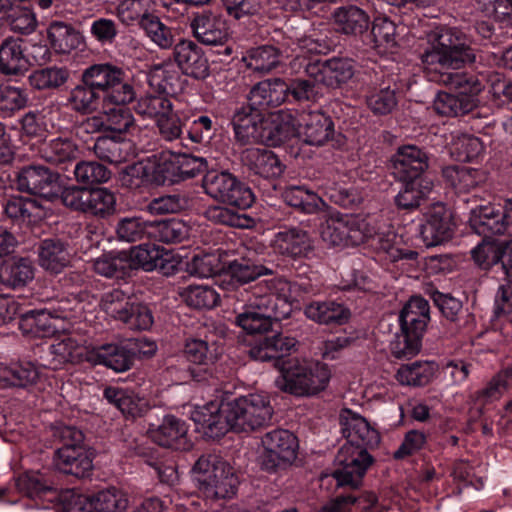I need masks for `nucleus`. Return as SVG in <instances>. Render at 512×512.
<instances>
[{"label": "nucleus", "instance_id": "obj_44", "mask_svg": "<svg viewBox=\"0 0 512 512\" xmlns=\"http://www.w3.org/2000/svg\"><path fill=\"white\" fill-rule=\"evenodd\" d=\"M48 38L57 53H70L83 45V36L72 25L55 21L49 25Z\"/></svg>", "mask_w": 512, "mask_h": 512}, {"label": "nucleus", "instance_id": "obj_46", "mask_svg": "<svg viewBox=\"0 0 512 512\" xmlns=\"http://www.w3.org/2000/svg\"><path fill=\"white\" fill-rule=\"evenodd\" d=\"M33 277V264L28 258H13L0 267V283L8 287H22Z\"/></svg>", "mask_w": 512, "mask_h": 512}, {"label": "nucleus", "instance_id": "obj_21", "mask_svg": "<svg viewBox=\"0 0 512 512\" xmlns=\"http://www.w3.org/2000/svg\"><path fill=\"white\" fill-rule=\"evenodd\" d=\"M173 55L178 67L196 79H204L209 74L208 60L203 50L192 40L182 39L173 46Z\"/></svg>", "mask_w": 512, "mask_h": 512}, {"label": "nucleus", "instance_id": "obj_43", "mask_svg": "<svg viewBox=\"0 0 512 512\" xmlns=\"http://www.w3.org/2000/svg\"><path fill=\"white\" fill-rule=\"evenodd\" d=\"M83 354L81 343L71 335H65L56 339L49 347L48 367L52 370H58L67 363L78 362Z\"/></svg>", "mask_w": 512, "mask_h": 512}, {"label": "nucleus", "instance_id": "obj_58", "mask_svg": "<svg viewBox=\"0 0 512 512\" xmlns=\"http://www.w3.org/2000/svg\"><path fill=\"white\" fill-rule=\"evenodd\" d=\"M68 101L71 108L76 112L90 114L97 110L100 95L95 89L83 83L71 90Z\"/></svg>", "mask_w": 512, "mask_h": 512}, {"label": "nucleus", "instance_id": "obj_41", "mask_svg": "<svg viewBox=\"0 0 512 512\" xmlns=\"http://www.w3.org/2000/svg\"><path fill=\"white\" fill-rule=\"evenodd\" d=\"M400 181L403 186L395 196V204L399 209L412 210L419 207L433 189V181L429 178Z\"/></svg>", "mask_w": 512, "mask_h": 512}, {"label": "nucleus", "instance_id": "obj_52", "mask_svg": "<svg viewBox=\"0 0 512 512\" xmlns=\"http://www.w3.org/2000/svg\"><path fill=\"white\" fill-rule=\"evenodd\" d=\"M280 51L271 45H263L253 48L243 57L247 68L265 74L272 71L279 65Z\"/></svg>", "mask_w": 512, "mask_h": 512}, {"label": "nucleus", "instance_id": "obj_3", "mask_svg": "<svg viewBox=\"0 0 512 512\" xmlns=\"http://www.w3.org/2000/svg\"><path fill=\"white\" fill-rule=\"evenodd\" d=\"M421 59L426 70L444 73L475 62L476 55L458 31L448 28L435 35Z\"/></svg>", "mask_w": 512, "mask_h": 512}, {"label": "nucleus", "instance_id": "obj_24", "mask_svg": "<svg viewBox=\"0 0 512 512\" xmlns=\"http://www.w3.org/2000/svg\"><path fill=\"white\" fill-rule=\"evenodd\" d=\"M243 165L254 175L265 179L277 178L284 171L278 156L265 148H247L241 153Z\"/></svg>", "mask_w": 512, "mask_h": 512}, {"label": "nucleus", "instance_id": "obj_8", "mask_svg": "<svg viewBox=\"0 0 512 512\" xmlns=\"http://www.w3.org/2000/svg\"><path fill=\"white\" fill-rule=\"evenodd\" d=\"M203 188L210 197L241 209L254 201L251 189L226 171H209L203 178Z\"/></svg>", "mask_w": 512, "mask_h": 512}, {"label": "nucleus", "instance_id": "obj_32", "mask_svg": "<svg viewBox=\"0 0 512 512\" xmlns=\"http://www.w3.org/2000/svg\"><path fill=\"white\" fill-rule=\"evenodd\" d=\"M274 267L266 265L255 258L254 253L235 259L229 263L228 274L231 280L237 284L243 285L255 281L259 277L272 275Z\"/></svg>", "mask_w": 512, "mask_h": 512}, {"label": "nucleus", "instance_id": "obj_45", "mask_svg": "<svg viewBox=\"0 0 512 512\" xmlns=\"http://www.w3.org/2000/svg\"><path fill=\"white\" fill-rule=\"evenodd\" d=\"M148 78L152 87L166 95H176L183 88L181 75L170 62L153 66Z\"/></svg>", "mask_w": 512, "mask_h": 512}, {"label": "nucleus", "instance_id": "obj_19", "mask_svg": "<svg viewBox=\"0 0 512 512\" xmlns=\"http://www.w3.org/2000/svg\"><path fill=\"white\" fill-rule=\"evenodd\" d=\"M172 258L171 252L155 244H142L128 252L131 273L137 268H142L145 271L159 270L169 274L174 269Z\"/></svg>", "mask_w": 512, "mask_h": 512}, {"label": "nucleus", "instance_id": "obj_18", "mask_svg": "<svg viewBox=\"0 0 512 512\" xmlns=\"http://www.w3.org/2000/svg\"><path fill=\"white\" fill-rule=\"evenodd\" d=\"M207 169V160L190 154L172 155L158 163L163 182L176 183L190 179Z\"/></svg>", "mask_w": 512, "mask_h": 512}, {"label": "nucleus", "instance_id": "obj_1", "mask_svg": "<svg viewBox=\"0 0 512 512\" xmlns=\"http://www.w3.org/2000/svg\"><path fill=\"white\" fill-rule=\"evenodd\" d=\"M274 410L265 393H250L219 404L211 401L196 407L191 419L210 437H219L228 430L249 432L268 425Z\"/></svg>", "mask_w": 512, "mask_h": 512}, {"label": "nucleus", "instance_id": "obj_42", "mask_svg": "<svg viewBox=\"0 0 512 512\" xmlns=\"http://www.w3.org/2000/svg\"><path fill=\"white\" fill-rule=\"evenodd\" d=\"M39 156L47 162L59 164L75 160L79 154L77 144L68 137L44 140L38 149Z\"/></svg>", "mask_w": 512, "mask_h": 512}, {"label": "nucleus", "instance_id": "obj_50", "mask_svg": "<svg viewBox=\"0 0 512 512\" xmlns=\"http://www.w3.org/2000/svg\"><path fill=\"white\" fill-rule=\"evenodd\" d=\"M94 271L104 277L123 279L131 275L128 252L108 253L93 262Z\"/></svg>", "mask_w": 512, "mask_h": 512}, {"label": "nucleus", "instance_id": "obj_31", "mask_svg": "<svg viewBox=\"0 0 512 512\" xmlns=\"http://www.w3.org/2000/svg\"><path fill=\"white\" fill-rule=\"evenodd\" d=\"M429 311L427 300L419 296L411 297L399 316L401 331L412 332L422 337L430 320Z\"/></svg>", "mask_w": 512, "mask_h": 512}, {"label": "nucleus", "instance_id": "obj_35", "mask_svg": "<svg viewBox=\"0 0 512 512\" xmlns=\"http://www.w3.org/2000/svg\"><path fill=\"white\" fill-rule=\"evenodd\" d=\"M333 19L339 32L353 36L365 33L371 23L368 13L355 5L335 9Z\"/></svg>", "mask_w": 512, "mask_h": 512}, {"label": "nucleus", "instance_id": "obj_40", "mask_svg": "<svg viewBox=\"0 0 512 512\" xmlns=\"http://www.w3.org/2000/svg\"><path fill=\"white\" fill-rule=\"evenodd\" d=\"M238 478L234 469L226 462L218 464L210 486L200 490L208 498H230L236 493Z\"/></svg>", "mask_w": 512, "mask_h": 512}, {"label": "nucleus", "instance_id": "obj_23", "mask_svg": "<svg viewBox=\"0 0 512 512\" xmlns=\"http://www.w3.org/2000/svg\"><path fill=\"white\" fill-rule=\"evenodd\" d=\"M187 431L188 427L184 421L167 415L158 426H150L148 434L152 441L160 446L185 450L190 446L186 438Z\"/></svg>", "mask_w": 512, "mask_h": 512}, {"label": "nucleus", "instance_id": "obj_53", "mask_svg": "<svg viewBox=\"0 0 512 512\" xmlns=\"http://www.w3.org/2000/svg\"><path fill=\"white\" fill-rule=\"evenodd\" d=\"M152 0H122L115 8L116 16L125 26L143 24L151 14Z\"/></svg>", "mask_w": 512, "mask_h": 512}, {"label": "nucleus", "instance_id": "obj_28", "mask_svg": "<svg viewBox=\"0 0 512 512\" xmlns=\"http://www.w3.org/2000/svg\"><path fill=\"white\" fill-rule=\"evenodd\" d=\"M89 360L116 372H124L131 368L134 353L125 345L110 343L93 348Z\"/></svg>", "mask_w": 512, "mask_h": 512}, {"label": "nucleus", "instance_id": "obj_51", "mask_svg": "<svg viewBox=\"0 0 512 512\" xmlns=\"http://www.w3.org/2000/svg\"><path fill=\"white\" fill-rule=\"evenodd\" d=\"M477 105V99L467 95L439 92L433 102L434 110L443 116H458L470 112Z\"/></svg>", "mask_w": 512, "mask_h": 512}, {"label": "nucleus", "instance_id": "obj_26", "mask_svg": "<svg viewBox=\"0 0 512 512\" xmlns=\"http://www.w3.org/2000/svg\"><path fill=\"white\" fill-rule=\"evenodd\" d=\"M289 95L288 84L280 79H269L256 84L249 93V103L264 110L269 107H276L285 102Z\"/></svg>", "mask_w": 512, "mask_h": 512}, {"label": "nucleus", "instance_id": "obj_61", "mask_svg": "<svg viewBox=\"0 0 512 512\" xmlns=\"http://www.w3.org/2000/svg\"><path fill=\"white\" fill-rule=\"evenodd\" d=\"M167 96L161 92L157 95H145L137 101L135 110L142 116L159 120L173 109Z\"/></svg>", "mask_w": 512, "mask_h": 512}, {"label": "nucleus", "instance_id": "obj_37", "mask_svg": "<svg viewBox=\"0 0 512 512\" xmlns=\"http://www.w3.org/2000/svg\"><path fill=\"white\" fill-rule=\"evenodd\" d=\"M39 264L52 273H60L70 264V252L64 242L45 239L38 248Z\"/></svg>", "mask_w": 512, "mask_h": 512}, {"label": "nucleus", "instance_id": "obj_48", "mask_svg": "<svg viewBox=\"0 0 512 512\" xmlns=\"http://www.w3.org/2000/svg\"><path fill=\"white\" fill-rule=\"evenodd\" d=\"M437 370L438 365L433 361H416L402 365L396 373V379L402 385L424 386L434 378Z\"/></svg>", "mask_w": 512, "mask_h": 512}, {"label": "nucleus", "instance_id": "obj_12", "mask_svg": "<svg viewBox=\"0 0 512 512\" xmlns=\"http://www.w3.org/2000/svg\"><path fill=\"white\" fill-rule=\"evenodd\" d=\"M340 425L342 434L347 440L345 444L374 449L380 443L379 432L366 418L350 409L341 411Z\"/></svg>", "mask_w": 512, "mask_h": 512}, {"label": "nucleus", "instance_id": "obj_30", "mask_svg": "<svg viewBox=\"0 0 512 512\" xmlns=\"http://www.w3.org/2000/svg\"><path fill=\"white\" fill-rule=\"evenodd\" d=\"M453 223L451 215L439 207L431 212L425 224L422 225L420 235L427 247L437 246L451 238Z\"/></svg>", "mask_w": 512, "mask_h": 512}, {"label": "nucleus", "instance_id": "obj_59", "mask_svg": "<svg viewBox=\"0 0 512 512\" xmlns=\"http://www.w3.org/2000/svg\"><path fill=\"white\" fill-rule=\"evenodd\" d=\"M115 195L106 188L88 190L85 213L106 217L115 210Z\"/></svg>", "mask_w": 512, "mask_h": 512}, {"label": "nucleus", "instance_id": "obj_4", "mask_svg": "<svg viewBox=\"0 0 512 512\" xmlns=\"http://www.w3.org/2000/svg\"><path fill=\"white\" fill-rule=\"evenodd\" d=\"M330 379L331 371L327 364L291 360L284 363L275 385L290 394L310 396L325 390Z\"/></svg>", "mask_w": 512, "mask_h": 512}, {"label": "nucleus", "instance_id": "obj_13", "mask_svg": "<svg viewBox=\"0 0 512 512\" xmlns=\"http://www.w3.org/2000/svg\"><path fill=\"white\" fill-rule=\"evenodd\" d=\"M300 111L279 110L264 121L263 143L277 146L300 133Z\"/></svg>", "mask_w": 512, "mask_h": 512}, {"label": "nucleus", "instance_id": "obj_27", "mask_svg": "<svg viewBox=\"0 0 512 512\" xmlns=\"http://www.w3.org/2000/svg\"><path fill=\"white\" fill-rule=\"evenodd\" d=\"M29 66L23 40L13 37L3 40L0 45V72L7 76H18L28 71Z\"/></svg>", "mask_w": 512, "mask_h": 512}, {"label": "nucleus", "instance_id": "obj_62", "mask_svg": "<svg viewBox=\"0 0 512 512\" xmlns=\"http://www.w3.org/2000/svg\"><path fill=\"white\" fill-rule=\"evenodd\" d=\"M134 299L122 290L115 289L103 295L101 307L108 316L122 322L127 317L128 310L132 309Z\"/></svg>", "mask_w": 512, "mask_h": 512}, {"label": "nucleus", "instance_id": "obj_17", "mask_svg": "<svg viewBox=\"0 0 512 512\" xmlns=\"http://www.w3.org/2000/svg\"><path fill=\"white\" fill-rule=\"evenodd\" d=\"M124 105H104L102 116L90 117L83 122V125L87 130H105L118 134L128 133L135 128V119L130 109Z\"/></svg>", "mask_w": 512, "mask_h": 512}, {"label": "nucleus", "instance_id": "obj_25", "mask_svg": "<svg viewBox=\"0 0 512 512\" xmlns=\"http://www.w3.org/2000/svg\"><path fill=\"white\" fill-rule=\"evenodd\" d=\"M469 223L472 230L485 239L504 234L508 229L503 213L490 204L473 208Z\"/></svg>", "mask_w": 512, "mask_h": 512}, {"label": "nucleus", "instance_id": "obj_39", "mask_svg": "<svg viewBox=\"0 0 512 512\" xmlns=\"http://www.w3.org/2000/svg\"><path fill=\"white\" fill-rule=\"evenodd\" d=\"M121 182L130 189H137L146 184L164 183L162 173L158 172V164L149 160L127 166L121 174Z\"/></svg>", "mask_w": 512, "mask_h": 512}, {"label": "nucleus", "instance_id": "obj_34", "mask_svg": "<svg viewBox=\"0 0 512 512\" xmlns=\"http://www.w3.org/2000/svg\"><path fill=\"white\" fill-rule=\"evenodd\" d=\"M297 340L282 333L266 337L251 347L249 355L257 361L265 362L282 358L291 353Z\"/></svg>", "mask_w": 512, "mask_h": 512}, {"label": "nucleus", "instance_id": "obj_60", "mask_svg": "<svg viewBox=\"0 0 512 512\" xmlns=\"http://www.w3.org/2000/svg\"><path fill=\"white\" fill-rule=\"evenodd\" d=\"M512 384V367H507L498 372L486 385L485 388L474 394L476 401L482 404L499 399L507 388Z\"/></svg>", "mask_w": 512, "mask_h": 512}, {"label": "nucleus", "instance_id": "obj_38", "mask_svg": "<svg viewBox=\"0 0 512 512\" xmlns=\"http://www.w3.org/2000/svg\"><path fill=\"white\" fill-rule=\"evenodd\" d=\"M107 401L118 408L126 418L135 419L147 410V402L132 390L119 387H107L104 390Z\"/></svg>", "mask_w": 512, "mask_h": 512}, {"label": "nucleus", "instance_id": "obj_64", "mask_svg": "<svg viewBox=\"0 0 512 512\" xmlns=\"http://www.w3.org/2000/svg\"><path fill=\"white\" fill-rule=\"evenodd\" d=\"M484 146L478 137L461 134L454 137L451 143V154L458 161H473L483 152Z\"/></svg>", "mask_w": 512, "mask_h": 512}, {"label": "nucleus", "instance_id": "obj_2", "mask_svg": "<svg viewBox=\"0 0 512 512\" xmlns=\"http://www.w3.org/2000/svg\"><path fill=\"white\" fill-rule=\"evenodd\" d=\"M287 282L273 278L257 286L244 306L243 312L236 316L235 323L249 334L263 333L272 326V320L280 321L291 313V304L278 294L284 290Z\"/></svg>", "mask_w": 512, "mask_h": 512}, {"label": "nucleus", "instance_id": "obj_29", "mask_svg": "<svg viewBox=\"0 0 512 512\" xmlns=\"http://www.w3.org/2000/svg\"><path fill=\"white\" fill-rule=\"evenodd\" d=\"M275 252L292 257H302L311 249L308 233L300 228H286L277 232L271 242Z\"/></svg>", "mask_w": 512, "mask_h": 512}, {"label": "nucleus", "instance_id": "obj_33", "mask_svg": "<svg viewBox=\"0 0 512 512\" xmlns=\"http://www.w3.org/2000/svg\"><path fill=\"white\" fill-rule=\"evenodd\" d=\"M95 155L102 161L111 164H120L129 160L135 153L131 141L121 137H98L94 143Z\"/></svg>", "mask_w": 512, "mask_h": 512}, {"label": "nucleus", "instance_id": "obj_22", "mask_svg": "<svg viewBox=\"0 0 512 512\" xmlns=\"http://www.w3.org/2000/svg\"><path fill=\"white\" fill-rule=\"evenodd\" d=\"M299 138L309 145L321 146L334 133V124L330 117L319 111H300Z\"/></svg>", "mask_w": 512, "mask_h": 512}, {"label": "nucleus", "instance_id": "obj_55", "mask_svg": "<svg viewBox=\"0 0 512 512\" xmlns=\"http://www.w3.org/2000/svg\"><path fill=\"white\" fill-rule=\"evenodd\" d=\"M93 505L94 512H125L129 500L122 490L109 487L93 495Z\"/></svg>", "mask_w": 512, "mask_h": 512}, {"label": "nucleus", "instance_id": "obj_20", "mask_svg": "<svg viewBox=\"0 0 512 512\" xmlns=\"http://www.w3.org/2000/svg\"><path fill=\"white\" fill-rule=\"evenodd\" d=\"M365 240L372 239L373 245L381 252L387 254L389 260L395 262L400 259L415 260L418 253L413 250H402L396 246L397 234L384 223H364Z\"/></svg>", "mask_w": 512, "mask_h": 512}, {"label": "nucleus", "instance_id": "obj_14", "mask_svg": "<svg viewBox=\"0 0 512 512\" xmlns=\"http://www.w3.org/2000/svg\"><path fill=\"white\" fill-rule=\"evenodd\" d=\"M194 37L205 45H222L228 38V27L220 13L203 10L193 15L190 23Z\"/></svg>", "mask_w": 512, "mask_h": 512}, {"label": "nucleus", "instance_id": "obj_6", "mask_svg": "<svg viewBox=\"0 0 512 512\" xmlns=\"http://www.w3.org/2000/svg\"><path fill=\"white\" fill-rule=\"evenodd\" d=\"M82 82L103 93V104H127L134 97L133 87L124 81V72L111 64H94L82 73Z\"/></svg>", "mask_w": 512, "mask_h": 512}, {"label": "nucleus", "instance_id": "obj_7", "mask_svg": "<svg viewBox=\"0 0 512 512\" xmlns=\"http://www.w3.org/2000/svg\"><path fill=\"white\" fill-rule=\"evenodd\" d=\"M263 452L260 455L261 468L277 473L290 467L297 458L298 440L285 429L267 432L261 440Z\"/></svg>", "mask_w": 512, "mask_h": 512}, {"label": "nucleus", "instance_id": "obj_47", "mask_svg": "<svg viewBox=\"0 0 512 512\" xmlns=\"http://www.w3.org/2000/svg\"><path fill=\"white\" fill-rule=\"evenodd\" d=\"M443 177L459 192H468L486 180L483 171L468 166L452 165L443 168Z\"/></svg>", "mask_w": 512, "mask_h": 512}, {"label": "nucleus", "instance_id": "obj_5", "mask_svg": "<svg viewBox=\"0 0 512 512\" xmlns=\"http://www.w3.org/2000/svg\"><path fill=\"white\" fill-rule=\"evenodd\" d=\"M54 435L60 439L62 446L55 450L53 465L58 471L84 478L91 474L93 461L84 446L82 431L73 426H58Z\"/></svg>", "mask_w": 512, "mask_h": 512}, {"label": "nucleus", "instance_id": "obj_54", "mask_svg": "<svg viewBox=\"0 0 512 512\" xmlns=\"http://www.w3.org/2000/svg\"><path fill=\"white\" fill-rule=\"evenodd\" d=\"M140 28L144 31L146 37L159 49L168 50L174 46L172 29L163 23L157 15L152 13L144 20Z\"/></svg>", "mask_w": 512, "mask_h": 512}, {"label": "nucleus", "instance_id": "obj_15", "mask_svg": "<svg viewBox=\"0 0 512 512\" xmlns=\"http://www.w3.org/2000/svg\"><path fill=\"white\" fill-rule=\"evenodd\" d=\"M264 121L262 111L251 103L237 109L232 118L236 140L243 145L263 143Z\"/></svg>", "mask_w": 512, "mask_h": 512}, {"label": "nucleus", "instance_id": "obj_36", "mask_svg": "<svg viewBox=\"0 0 512 512\" xmlns=\"http://www.w3.org/2000/svg\"><path fill=\"white\" fill-rule=\"evenodd\" d=\"M304 314L319 324H345L350 318V310L335 301H313L304 308Z\"/></svg>", "mask_w": 512, "mask_h": 512}, {"label": "nucleus", "instance_id": "obj_10", "mask_svg": "<svg viewBox=\"0 0 512 512\" xmlns=\"http://www.w3.org/2000/svg\"><path fill=\"white\" fill-rule=\"evenodd\" d=\"M364 223L352 216L331 212L321 226V238L336 247L359 245L365 241Z\"/></svg>", "mask_w": 512, "mask_h": 512}, {"label": "nucleus", "instance_id": "obj_9", "mask_svg": "<svg viewBox=\"0 0 512 512\" xmlns=\"http://www.w3.org/2000/svg\"><path fill=\"white\" fill-rule=\"evenodd\" d=\"M369 449L351 444H344L340 448L336 456V462L340 467L333 472L339 486L360 485L363 476L374 462V458L368 452Z\"/></svg>", "mask_w": 512, "mask_h": 512}, {"label": "nucleus", "instance_id": "obj_16", "mask_svg": "<svg viewBox=\"0 0 512 512\" xmlns=\"http://www.w3.org/2000/svg\"><path fill=\"white\" fill-rule=\"evenodd\" d=\"M393 173L399 180L428 178L423 176L429 167V158L425 151L415 145L399 147L392 157Z\"/></svg>", "mask_w": 512, "mask_h": 512}, {"label": "nucleus", "instance_id": "obj_56", "mask_svg": "<svg viewBox=\"0 0 512 512\" xmlns=\"http://www.w3.org/2000/svg\"><path fill=\"white\" fill-rule=\"evenodd\" d=\"M181 296L187 305L197 309H211L219 302V294L208 285H189Z\"/></svg>", "mask_w": 512, "mask_h": 512}, {"label": "nucleus", "instance_id": "obj_11", "mask_svg": "<svg viewBox=\"0 0 512 512\" xmlns=\"http://www.w3.org/2000/svg\"><path fill=\"white\" fill-rule=\"evenodd\" d=\"M19 191L52 200L60 191L59 174L43 165H27L17 174Z\"/></svg>", "mask_w": 512, "mask_h": 512}, {"label": "nucleus", "instance_id": "obj_57", "mask_svg": "<svg viewBox=\"0 0 512 512\" xmlns=\"http://www.w3.org/2000/svg\"><path fill=\"white\" fill-rule=\"evenodd\" d=\"M76 181L84 187L107 182L111 172L102 164L95 161H81L74 168Z\"/></svg>", "mask_w": 512, "mask_h": 512}, {"label": "nucleus", "instance_id": "obj_63", "mask_svg": "<svg viewBox=\"0 0 512 512\" xmlns=\"http://www.w3.org/2000/svg\"><path fill=\"white\" fill-rule=\"evenodd\" d=\"M151 221H145L141 217L121 218L116 226L119 239L127 242L142 240L145 236L150 238Z\"/></svg>", "mask_w": 512, "mask_h": 512}, {"label": "nucleus", "instance_id": "obj_49", "mask_svg": "<svg viewBox=\"0 0 512 512\" xmlns=\"http://www.w3.org/2000/svg\"><path fill=\"white\" fill-rule=\"evenodd\" d=\"M189 235L188 225L177 218H170L160 221H151L150 238L151 240L172 244L179 243Z\"/></svg>", "mask_w": 512, "mask_h": 512}]
</instances>
